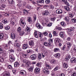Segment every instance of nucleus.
Returning <instances> with one entry per match:
<instances>
[{
  "label": "nucleus",
  "mask_w": 76,
  "mask_h": 76,
  "mask_svg": "<svg viewBox=\"0 0 76 76\" xmlns=\"http://www.w3.org/2000/svg\"><path fill=\"white\" fill-rule=\"evenodd\" d=\"M62 1L67 6H65L64 7V9L67 10V11H69V10H70V8H69V7L70 6V5L69 4V3L67 2V0H62Z\"/></svg>",
  "instance_id": "nucleus-1"
},
{
  "label": "nucleus",
  "mask_w": 76,
  "mask_h": 76,
  "mask_svg": "<svg viewBox=\"0 0 76 76\" xmlns=\"http://www.w3.org/2000/svg\"><path fill=\"white\" fill-rule=\"evenodd\" d=\"M43 72L44 73H46L47 75H48L50 73V71H48V69L47 68H44L43 69Z\"/></svg>",
  "instance_id": "nucleus-2"
},
{
  "label": "nucleus",
  "mask_w": 76,
  "mask_h": 76,
  "mask_svg": "<svg viewBox=\"0 0 76 76\" xmlns=\"http://www.w3.org/2000/svg\"><path fill=\"white\" fill-rule=\"evenodd\" d=\"M70 62L71 63H76V58L75 57H72L70 60Z\"/></svg>",
  "instance_id": "nucleus-3"
},
{
  "label": "nucleus",
  "mask_w": 76,
  "mask_h": 76,
  "mask_svg": "<svg viewBox=\"0 0 76 76\" xmlns=\"http://www.w3.org/2000/svg\"><path fill=\"white\" fill-rule=\"evenodd\" d=\"M10 60L11 62H13L15 60V58L13 55H10Z\"/></svg>",
  "instance_id": "nucleus-4"
},
{
  "label": "nucleus",
  "mask_w": 76,
  "mask_h": 76,
  "mask_svg": "<svg viewBox=\"0 0 76 76\" xmlns=\"http://www.w3.org/2000/svg\"><path fill=\"white\" fill-rule=\"evenodd\" d=\"M50 63L53 66H55V64H56V60L53 59L50 61Z\"/></svg>",
  "instance_id": "nucleus-5"
},
{
  "label": "nucleus",
  "mask_w": 76,
  "mask_h": 76,
  "mask_svg": "<svg viewBox=\"0 0 76 76\" xmlns=\"http://www.w3.org/2000/svg\"><path fill=\"white\" fill-rule=\"evenodd\" d=\"M30 57L32 60H34L37 59V56L35 54H33Z\"/></svg>",
  "instance_id": "nucleus-6"
},
{
  "label": "nucleus",
  "mask_w": 76,
  "mask_h": 76,
  "mask_svg": "<svg viewBox=\"0 0 76 76\" xmlns=\"http://www.w3.org/2000/svg\"><path fill=\"white\" fill-rule=\"evenodd\" d=\"M20 73L21 75H23V76H25V75H26V72L25 70H21L20 71Z\"/></svg>",
  "instance_id": "nucleus-7"
},
{
  "label": "nucleus",
  "mask_w": 76,
  "mask_h": 76,
  "mask_svg": "<svg viewBox=\"0 0 76 76\" xmlns=\"http://www.w3.org/2000/svg\"><path fill=\"white\" fill-rule=\"evenodd\" d=\"M26 61V60H25L24 61V63H26L25 66L26 67H29V66H31V62L29 61Z\"/></svg>",
  "instance_id": "nucleus-8"
},
{
  "label": "nucleus",
  "mask_w": 76,
  "mask_h": 76,
  "mask_svg": "<svg viewBox=\"0 0 76 76\" xmlns=\"http://www.w3.org/2000/svg\"><path fill=\"white\" fill-rule=\"evenodd\" d=\"M29 45L31 47H33L34 46V42L33 40H31L29 42Z\"/></svg>",
  "instance_id": "nucleus-9"
},
{
  "label": "nucleus",
  "mask_w": 76,
  "mask_h": 76,
  "mask_svg": "<svg viewBox=\"0 0 76 76\" xmlns=\"http://www.w3.org/2000/svg\"><path fill=\"white\" fill-rule=\"evenodd\" d=\"M20 24L21 26H23L25 25V22L22 20H20Z\"/></svg>",
  "instance_id": "nucleus-10"
},
{
  "label": "nucleus",
  "mask_w": 76,
  "mask_h": 76,
  "mask_svg": "<svg viewBox=\"0 0 76 76\" xmlns=\"http://www.w3.org/2000/svg\"><path fill=\"white\" fill-rule=\"evenodd\" d=\"M40 71V69L38 68H36L34 70V72L35 73H37V74L39 73Z\"/></svg>",
  "instance_id": "nucleus-11"
},
{
  "label": "nucleus",
  "mask_w": 76,
  "mask_h": 76,
  "mask_svg": "<svg viewBox=\"0 0 76 76\" xmlns=\"http://www.w3.org/2000/svg\"><path fill=\"white\" fill-rule=\"evenodd\" d=\"M44 45H45L46 47H51V45L50 43H48L47 42H45L44 43Z\"/></svg>",
  "instance_id": "nucleus-12"
},
{
  "label": "nucleus",
  "mask_w": 76,
  "mask_h": 76,
  "mask_svg": "<svg viewBox=\"0 0 76 76\" xmlns=\"http://www.w3.org/2000/svg\"><path fill=\"white\" fill-rule=\"evenodd\" d=\"M66 45H67V49L68 50H70V47H71V45H72V44L70 43V42H67L66 43Z\"/></svg>",
  "instance_id": "nucleus-13"
},
{
  "label": "nucleus",
  "mask_w": 76,
  "mask_h": 76,
  "mask_svg": "<svg viewBox=\"0 0 76 76\" xmlns=\"http://www.w3.org/2000/svg\"><path fill=\"white\" fill-rule=\"evenodd\" d=\"M1 76H10L9 73L7 72H4L1 74Z\"/></svg>",
  "instance_id": "nucleus-14"
},
{
  "label": "nucleus",
  "mask_w": 76,
  "mask_h": 76,
  "mask_svg": "<svg viewBox=\"0 0 76 76\" xmlns=\"http://www.w3.org/2000/svg\"><path fill=\"white\" fill-rule=\"evenodd\" d=\"M56 12L57 14H61L63 13V11L61 9H58L56 10Z\"/></svg>",
  "instance_id": "nucleus-15"
},
{
  "label": "nucleus",
  "mask_w": 76,
  "mask_h": 76,
  "mask_svg": "<svg viewBox=\"0 0 76 76\" xmlns=\"http://www.w3.org/2000/svg\"><path fill=\"white\" fill-rule=\"evenodd\" d=\"M28 45L27 44H24L23 46V48L24 50H25L28 48Z\"/></svg>",
  "instance_id": "nucleus-16"
},
{
  "label": "nucleus",
  "mask_w": 76,
  "mask_h": 76,
  "mask_svg": "<svg viewBox=\"0 0 76 76\" xmlns=\"http://www.w3.org/2000/svg\"><path fill=\"white\" fill-rule=\"evenodd\" d=\"M6 6V5H5V4H2L0 6V9H2V10H3L4 8H5Z\"/></svg>",
  "instance_id": "nucleus-17"
},
{
  "label": "nucleus",
  "mask_w": 76,
  "mask_h": 76,
  "mask_svg": "<svg viewBox=\"0 0 76 76\" xmlns=\"http://www.w3.org/2000/svg\"><path fill=\"white\" fill-rule=\"evenodd\" d=\"M60 51V49L58 48H56L53 49V52L57 53Z\"/></svg>",
  "instance_id": "nucleus-18"
},
{
  "label": "nucleus",
  "mask_w": 76,
  "mask_h": 76,
  "mask_svg": "<svg viewBox=\"0 0 76 76\" xmlns=\"http://www.w3.org/2000/svg\"><path fill=\"white\" fill-rule=\"evenodd\" d=\"M11 37L12 39H15V34L13 33H11Z\"/></svg>",
  "instance_id": "nucleus-19"
},
{
  "label": "nucleus",
  "mask_w": 76,
  "mask_h": 76,
  "mask_svg": "<svg viewBox=\"0 0 76 76\" xmlns=\"http://www.w3.org/2000/svg\"><path fill=\"white\" fill-rule=\"evenodd\" d=\"M54 57H55L60 58V54L59 53H58L54 55Z\"/></svg>",
  "instance_id": "nucleus-20"
},
{
  "label": "nucleus",
  "mask_w": 76,
  "mask_h": 76,
  "mask_svg": "<svg viewBox=\"0 0 76 76\" xmlns=\"http://www.w3.org/2000/svg\"><path fill=\"white\" fill-rule=\"evenodd\" d=\"M27 53H32L33 52V50L31 48H29L27 50Z\"/></svg>",
  "instance_id": "nucleus-21"
},
{
  "label": "nucleus",
  "mask_w": 76,
  "mask_h": 76,
  "mask_svg": "<svg viewBox=\"0 0 76 76\" xmlns=\"http://www.w3.org/2000/svg\"><path fill=\"white\" fill-rule=\"evenodd\" d=\"M43 15L44 16L48 15V11L47 10H45L44 12H43Z\"/></svg>",
  "instance_id": "nucleus-22"
},
{
  "label": "nucleus",
  "mask_w": 76,
  "mask_h": 76,
  "mask_svg": "<svg viewBox=\"0 0 76 76\" xmlns=\"http://www.w3.org/2000/svg\"><path fill=\"white\" fill-rule=\"evenodd\" d=\"M74 29L73 28H69L67 29V32L68 33H71L72 31H73Z\"/></svg>",
  "instance_id": "nucleus-23"
},
{
  "label": "nucleus",
  "mask_w": 76,
  "mask_h": 76,
  "mask_svg": "<svg viewBox=\"0 0 76 76\" xmlns=\"http://www.w3.org/2000/svg\"><path fill=\"white\" fill-rule=\"evenodd\" d=\"M8 4H10L11 6L13 4V0H8Z\"/></svg>",
  "instance_id": "nucleus-24"
},
{
  "label": "nucleus",
  "mask_w": 76,
  "mask_h": 76,
  "mask_svg": "<svg viewBox=\"0 0 76 76\" xmlns=\"http://www.w3.org/2000/svg\"><path fill=\"white\" fill-rule=\"evenodd\" d=\"M17 31L18 33H20L22 31V29L20 27H19L17 29Z\"/></svg>",
  "instance_id": "nucleus-25"
},
{
  "label": "nucleus",
  "mask_w": 76,
  "mask_h": 76,
  "mask_svg": "<svg viewBox=\"0 0 76 76\" xmlns=\"http://www.w3.org/2000/svg\"><path fill=\"white\" fill-rule=\"evenodd\" d=\"M2 22L3 23H4V24H6V23H8V21H7V20L6 19L2 21Z\"/></svg>",
  "instance_id": "nucleus-26"
},
{
  "label": "nucleus",
  "mask_w": 76,
  "mask_h": 76,
  "mask_svg": "<svg viewBox=\"0 0 76 76\" xmlns=\"http://www.w3.org/2000/svg\"><path fill=\"white\" fill-rule=\"evenodd\" d=\"M25 30L23 31H21L20 33V36H23V35L24 34H25Z\"/></svg>",
  "instance_id": "nucleus-27"
},
{
  "label": "nucleus",
  "mask_w": 76,
  "mask_h": 76,
  "mask_svg": "<svg viewBox=\"0 0 76 76\" xmlns=\"http://www.w3.org/2000/svg\"><path fill=\"white\" fill-rule=\"evenodd\" d=\"M71 56L70 55H68L66 56V57L65 58L66 61H67L68 60H69Z\"/></svg>",
  "instance_id": "nucleus-28"
},
{
  "label": "nucleus",
  "mask_w": 76,
  "mask_h": 76,
  "mask_svg": "<svg viewBox=\"0 0 76 76\" xmlns=\"http://www.w3.org/2000/svg\"><path fill=\"white\" fill-rule=\"evenodd\" d=\"M55 40H56V42H58V43H60V39L58 38H55Z\"/></svg>",
  "instance_id": "nucleus-29"
},
{
  "label": "nucleus",
  "mask_w": 76,
  "mask_h": 76,
  "mask_svg": "<svg viewBox=\"0 0 76 76\" xmlns=\"http://www.w3.org/2000/svg\"><path fill=\"white\" fill-rule=\"evenodd\" d=\"M14 66L15 67H18L19 66V62L18 61H16L14 64Z\"/></svg>",
  "instance_id": "nucleus-30"
},
{
  "label": "nucleus",
  "mask_w": 76,
  "mask_h": 76,
  "mask_svg": "<svg viewBox=\"0 0 76 76\" xmlns=\"http://www.w3.org/2000/svg\"><path fill=\"white\" fill-rule=\"evenodd\" d=\"M63 67H64V68H65V69L67 68V67H68V66H67V64L66 63H64Z\"/></svg>",
  "instance_id": "nucleus-31"
},
{
  "label": "nucleus",
  "mask_w": 76,
  "mask_h": 76,
  "mask_svg": "<svg viewBox=\"0 0 76 76\" xmlns=\"http://www.w3.org/2000/svg\"><path fill=\"white\" fill-rule=\"evenodd\" d=\"M4 38V35L3 34H0V39H3Z\"/></svg>",
  "instance_id": "nucleus-32"
},
{
  "label": "nucleus",
  "mask_w": 76,
  "mask_h": 76,
  "mask_svg": "<svg viewBox=\"0 0 76 76\" xmlns=\"http://www.w3.org/2000/svg\"><path fill=\"white\" fill-rule=\"evenodd\" d=\"M28 21L29 22H32V20L31 17H28Z\"/></svg>",
  "instance_id": "nucleus-33"
},
{
  "label": "nucleus",
  "mask_w": 76,
  "mask_h": 76,
  "mask_svg": "<svg viewBox=\"0 0 76 76\" xmlns=\"http://www.w3.org/2000/svg\"><path fill=\"white\" fill-rule=\"evenodd\" d=\"M60 36L61 37V38H63L64 37V34L63 32H61V33H60Z\"/></svg>",
  "instance_id": "nucleus-34"
},
{
  "label": "nucleus",
  "mask_w": 76,
  "mask_h": 76,
  "mask_svg": "<svg viewBox=\"0 0 76 76\" xmlns=\"http://www.w3.org/2000/svg\"><path fill=\"white\" fill-rule=\"evenodd\" d=\"M34 34L35 36V37L36 38H38V35L37 34V31H35Z\"/></svg>",
  "instance_id": "nucleus-35"
},
{
  "label": "nucleus",
  "mask_w": 76,
  "mask_h": 76,
  "mask_svg": "<svg viewBox=\"0 0 76 76\" xmlns=\"http://www.w3.org/2000/svg\"><path fill=\"white\" fill-rule=\"evenodd\" d=\"M38 58L39 60H41L42 58V55L40 54L38 56Z\"/></svg>",
  "instance_id": "nucleus-36"
},
{
  "label": "nucleus",
  "mask_w": 76,
  "mask_h": 76,
  "mask_svg": "<svg viewBox=\"0 0 76 76\" xmlns=\"http://www.w3.org/2000/svg\"><path fill=\"white\" fill-rule=\"evenodd\" d=\"M37 2L38 3H42L44 2V0H41L40 1H37Z\"/></svg>",
  "instance_id": "nucleus-37"
},
{
  "label": "nucleus",
  "mask_w": 76,
  "mask_h": 76,
  "mask_svg": "<svg viewBox=\"0 0 76 76\" xmlns=\"http://www.w3.org/2000/svg\"><path fill=\"white\" fill-rule=\"evenodd\" d=\"M33 69H34V67H32L29 68V69L28 70V72H32Z\"/></svg>",
  "instance_id": "nucleus-38"
},
{
  "label": "nucleus",
  "mask_w": 76,
  "mask_h": 76,
  "mask_svg": "<svg viewBox=\"0 0 76 76\" xmlns=\"http://www.w3.org/2000/svg\"><path fill=\"white\" fill-rule=\"evenodd\" d=\"M53 36H56V37H57L58 36V34L55 31H54L53 32Z\"/></svg>",
  "instance_id": "nucleus-39"
},
{
  "label": "nucleus",
  "mask_w": 76,
  "mask_h": 76,
  "mask_svg": "<svg viewBox=\"0 0 76 76\" xmlns=\"http://www.w3.org/2000/svg\"><path fill=\"white\" fill-rule=\"evenodd\" d=\"M61 24L63 26H66V25H65V23L63 21L61 22Z\"/></svg>",
  "instance_id": "nucleus-40"
},
{
  "label": "nucleus",
  "mask_w": 76,
  "mask_h": 76,
  "mask_svg": "<svg viewBox=\"0 0 76 76\" xmlns=\"http://www.w3.org/2000/svg\"><path fill=\"white\" fill-rule=\"evenodd\" d=\"M58 66H56L53 70V71L54 72H55L56 71H57V70L58 69Z\"/></svg>",
  "instance_id": "nucleus-41"
},
{
  "label": "nucleus",
  "mask_w": 76,
  "mask_h": 76,
  "mask_svg": "<svg viewBox=\"0 0 76 76\" xmlns=\"http://www.w3.org/2000/svg\"><path fill=\"white\" fill-rule=\"evenodd\" d=\"M36 66L37 67H41V63L39 62L37 64Z\"/></svg>",
  "instance_id": "nucleus-42"
},
{
  "label": "nucleus",
  "mask_w": 76,
  "mask_h": 76,
  "mask_svg": "<svg viewBox=\"0 0 76 76\" xmlns=\"http://www.w3.org/2000/svg\"><path fill=\"white\" fill-rule=\"evenodd\" d=\"M72 76H76V72H72Z\"/></svg>",
  "instance_id": "nucleus-43"
},
{
  "label": "nucleus",
  "mask_w": 76,
  "mask_h": 76,
  "mask_svg": "<svg viewBox=\"0 0 76 76\" xmlns=\"http://www.w3.org/2000/svg\"><path fill=\"white\" fill-rule=\"evenodd\" d=\"M65 20L67 22H69V20H70V19H69V17L67 16L65 17Z\"/></svg>",
  "instance_id": "nucleus-44"
},
{
  "label": "nucleus",
  "mask_w": 76,
  "mask_h": 76,
  "mask_svg": "<svg viewBox=\"0 0 76 76\" xmlns=\"http://www.w3.org/2000/svg\"><path fill=\"white\" fill-rule=\"evenodd\" d=\"M66 47V45H64L63 47H62L61 49L62 51H64L65 48Z\"/></svg>",
  "instance_id": "nucleus-45"
},
{
  "label": "nucleus",
  "mask_w": 76,
  "mask_h": 76,
  "mask_svg": "<svg viewBox=\"0 0 76 76\" xmlns=\"http://www.w3.org/2000/svg\"><path fill=\"white\" fill-rule=\"evenodd\" d=\"M26 29H27V31H28V32L30 31H31L30 28L28 26H26Z\"/></svg>",
  "instance_id": "nucleus-46"
},
{
  "label": "nucleus",
  "mask_w": 76,
  "mask_h": 76,
  "mask_svg": "<svg viewBox=\"0 0 76 76\" xmlns=\"http://www.w3.org/2000/svg\"><path fill=\"white\" fill-rule=\"evenodd\" d=\"M73 14H72V13L69 14V17H70V18H72L73 17Z\"/></svg>",
  "instance_id": "nucleus-47"
},
{
  "label": "nucleus",
  "mask_w": 76,
  "mask_h": 76,
  "mask_svg": "<svg viewBox=\"0 0 76 76\" xmlns=\"http://www.w3.org/2000/svg\"><path fill=\"white\" fill-rule=\"evenodd\" d=\"M46 68H47V69H50V68L51 67L50 66V65H49L48 64H46Z\"/></svg>",
  "instance_id": "nucleus-48"
},
{
  "label": "nucleus",
  "mask_w": 76,
  "mask_h": 76,
  "mask_svg": "<svg viewBox=\"0 0 76 76\" xmlns=\"http://www.w3.org/2000/svg\"><path fill=\"white\" fill-rule=\"evenodd\" d=\"M7 68L8 69H12V65H10L8 66Z\"/></svg>",
  "instance_id": "nucleus-49"
},
{
  "label": "nucleus",
  "mask_w": 76,
  "mask_h": 76,
  "mask_svg": "<svg viewBox=\"0 0 76 76\" xmlns=\"http://www.w3.org/2000/svg\"><path fill=\"white\" fill-rule=\"evenodd\" d=\"M0 61L1 62H3L4 61V58L2 57H0Z\"/></svg>",
  "instance_id": "nucleus-50"
},
{
  "label": "nucleus",
  "mask_w": 76,
  "mask_h": 76,
  "mask_svg": "<svg viewBox=\"0 0 76 76\" xmlns=\"http://www.w3.org/2000/svg\"><path fill=\"white\" fill-rule=\"evenodd\" d=\"M72 22H74V23H75L76 22V19L75 18H72Z\"/></svg>",
  "instance_id": "nucleus-51"
},
{
  "label": "nucleus",
  "mask_w": 76,
  "mask_h": 76,
  "mask_svg": "<svg viewBox=\"0 0 76 76\" xmlns=\"http://www.w3.org/2000/svg\"><path fill=\"white\" fill-rule=\"evenodd\" d=\"M3 28V24L2 23H0V29H2Z\"/></svg>",
  "instance_id": "nucleus-52"
},
{
  "label": "nucleus",
  "mask_w": 76,
  "mask_h": 76,
  "mask_svg": "<svg viewBox=\"0 0 76 76\" xmlns=\"http://www.w3.org/2000/svg\"><path fill=\"white\" fill-rule=\"evenodd\" d=\"M10 29V27L9 26H7L5 27V29L6 30H9Z\"/></svg>",
  "instance_id": "nucleus-53"
},
{
  "label": "nucleus",
  "mask_w": 76,
  "mask_h": 76,
  "mask_svg": "<svg viewBox=\"0 0 76 76\" xmlns=\"http://www.w3.org/2000/svg\"><path fill=\"white\" fill-rule=\"evenodd\" d=\"M45 2L46 4H49L50 3V0H46Z\"/></svg>",
  "instance_id": "nucleus-54"
},
{
  "label": "nucleus",
  "mask_w": 76,
  "mask_h": 76,
  "mask_svg": "<svg viewBox=\"0 0 76 76\" xmlns=\"http://www.w3.org/2000/svg\"><path fill=\"white\" fill-rule=\"evenodd\" d=\"M36 19H37V16L36 15H34V16L33 20L34 22H35L36 20Z\"/></svg>",
  "instance_id": "nucleus-55"
},
{
  "label": "nucleus",
  "mask_w": 76,
  "mask_h": 76,
  "mask_svg": "<svg viewBox=\"0 0 76 76\" xmlns=\"http://www.w3.org/2000/svg\"><path fill=\"white\" fill-rule=\"evenodd\" d=\"M39 37L40 38H42V34H41V33H39Z\"/></svg>",
  "instance_id": "nucleus-56"
},
{
  "label": "nucleus",
  "mask_w": 76,
  "mask_h": 76,
  "mask_svg": "<svg viewBox=\"0 0 76 76\" xmlns=\"http://www.w3.org/2000/svg\"><path fill=\"white\" fill-rule=\"evenodd\" d=\"M48 41L49 43H53V39H49Z\"/></svg>",
  "instance_id": "nucleus-57"
},
{
  "label": "nucleus",
  "mask_w": 76,
  "mask_h": 76,
  "mask_svg": "<svg viewBox=\"0 0 76 76\" xmlns=\"http://www.w3.org/2000/svg\"><path fill=\"white\" fill-rule=\"evenodd\" d=\"M49 7L51 9H54V6L52 4L49 5Z\"/></svg>",
  "instance_id": "nucleus-58"
},
{
  "label": "nucleus",
  "mask_w": 76,
  "mask_h": 76,
  "mask_svg": "<svg viewBox=\"0 0 76 76\" xmlns=\"http://www.w3.org/2000/svg\"><path fill=\"white\" fill-rule=\"evenodd\" d=\"M53 4L54 5H55V6H58V4L57 3V2H54L53 3Z\"/></svg>",
  "instance_id": "nucleus-59"
},
{
  "label": "nucleus",
  "mask_w": 76,
  "mask_h": 76,
  "mask_svg": "<svg viewBox=\"0 0 76 76\" xmlns=\"http://www.w3.org/2000/svg\"><path fill=\"white\" fill-rule=\"evenodd\" d=\"M48 34V33L47 32H44L43 33V34L44 35H45V36H47Z\"/></svg>",
  "instance_id": "nucleus-60"
},
{
  "label": "nucleus",
  "mask_w": 76,
  "mask_h": 76,
  "mask_svg": "<svg viewBox=\"0 0 76 76\" xmlns=\"http://www.w3.org/2000/svg\"><path fill=\"white\" fill-rule=\"evenodd\" d=\"M27 7L28 9H32V7H31V6L27 5Z\"/></svg>",
  "instance_id": "nucleus-61"
},
{
  "label": "nucleus",
  "mask_w": 76,
  "mask_h": 76,
  "mask_svg": "<svg viewBox=\"0 0 76 76\" xmlns=\"http://www.w3.org/2000/svg\"><path fill=\"white\" fill-rule=\"evenodd\" d=\"M59 76H65V74L64 73H61L59 75Z\"/></svg>",
  "instance_id": "nucleus-62"
},
{
  "label": "nucleus",
  "mask_w": 76,
  "mask_h": 76,
  "mask_svg": "<svg viewBox=\"0 0 76 76\" xmlns=\"http://www.w3.org/2000/svg\"><path fill=\"white\" fill-rule=\"evenodd\" d=\"M52 25V24L51 23H49L48 24V27H50Z\"/></svg>",
  "instance_id": "nucleus-63"
},
{
  "label": "nucleus",
  "mask_w": 76,
  "mask_h": 76,
  "mask_svg": "<svg viewBox=\"0 0 76 76\" xmlns=\"http://www.w3.org/2000/svg\"><path fill=\"white\" fill-rule=\"evenodd\" d=\"M37 26L38 29H40L41 28V26L39 24Z\"/></svg>",
  "instance_id": "nucleus-64"
}]
</instances>
